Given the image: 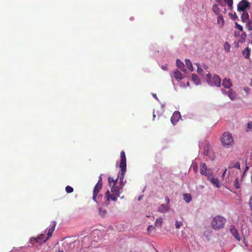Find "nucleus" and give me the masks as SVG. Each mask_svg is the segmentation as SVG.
I'll list each match as a JSON object with an SVG mask.
<instances>
[{"label":"nucleus","mask_w":252,"mask_h":252,"mask_svg":"<svg viewBox=\"0 0 252 252\" xmlns=\"http://www.w3.org/2000/svg\"><path fill=\"white\" fill-rule=\"evenodd\" d=\"M165 199H166V200L167 201V204H166L168 205V203L169 202V198L168 197L166 198Z\"/></svg>","instance_id":"48"},{"label":"nucleus","mask_w":252,"mask_h":252,"mask_svg":"<svg viewBox=\"0 0 252 252\" xmlns=\"http://www.w3.org/2000/svg\"><path fill=\"white\" fill-rule=\"evenodd\" d=\"M163 222V219L161 218H158L156 220L155 225L158 227H160Z\"/></svg>","instance_id":"27"},{"label":"nucleus","mask_w":252,"mask_h":252,"mask_svg":"<svg viewBox=\"0 0 252 252\" xmlns=\"http://www.w3.org/2000/svg\"><path fill=\"white\" fill-rule=\"evenodd\" d=\"M234 187H235V188L236 189H238L240 188V184H239V180H238V178H237L234 182Z\"/></svg>","instance_id":"31"},{"label":"nucleus","mask_w":252,"mask_h":252,"mask_svg":"<svg viewBox=\"0 0 252 252\" xmlns=\"http://www.w3.org/2000/svg\"><path fill=\"white\" fill-rule=\"evenodd\" d=\"M236 27L239 29L241 31H243V27L241 26L240 25L238 24L237 23H236L235 24Z\"/></svg>","instance_id":"40"},{"label":"nucleus","mask_w":252,"mask_h":252,"mask_svg":"<svg viewBox=\"0 0 252 252\" xmlns=\"http://www.w3.org/2000/svg\"><path fill=\"white\" fill-rule=\"evenodd\" d=\"M222 85L224 88L229 89L232 86L230 79L224 78L222 80Z\"/></svg>","instance_id":"17"},{"label":"nucleus","mask_w":252,"mask_h":252,"mask_svg":"<svg viewBox=\"0 0 252 252\" xmlns=\"http://www.w3.org/2000/svg\"><path fill=\"white\" fill-rule=\"evenodd\" d=\"M249 205L251 209H252V196H251L250 199Z\"/></svg>","instance_id":"43"},{"label":"nucleus","mask_w":252,"mask_h":252,"mask_svg":"<svg viewBox=\"0 0 252 252\" xmlns=\"http://www.w3.org/2000/svg\"><path fill=\"white\" fill-rule=\"evenodd\" d=\"M59 252H63V250H60V249L59 250Z\"/></svg>","instance_id":"57"},{"label":"nucleus","mask_w":252,"mask_h":252,"mask_svg":"<svg viewBox=\"0 0 252 252\" xmlns=\"http://www.w3.org/2000/svg\"><path fill=\"white\" fill-rule=\"evenodd\" d=\"M251 221L252 222V213H251Z\"/></svg>","instance_id":"55"},{"label":"nucleus","mask_w":252,"mask_h":252,"mask_svg":"<svg viewBox=\"0 0 252 252\" xmlns=\"http://www.w3.org/2000/svg\"><path fill=\"white\" fill-rule=\"evenodd\" d=\"M193 168L194 169H195V170H196V169H197V165L193 166Z\"/></svg>","instance_id":"53"},{"label":"nucleus","mask_w":252,"mask_h":252,"mask_svg":"<svg viewBox=\"0 0 252 252\" xmlns=\"http://www.w3.org/2000/svg\"><path fill=\"white\" fill-rule=\"evenodd\" d=\"M217 22L220 25V26H223L224 23V20L223 19V16L222 14L219 15L217 18Z\"/></svg>","instance_id":"26"},{"label":"nucleus","mask_w":252,"mask_h":252,"mask_svg":"<svg viewBox=\"0 0 252 252\" xmlns=\"http://www.w3.org/2000/svg\"><path fill=\"white\" fill-rule=\"evenodd\" d=\"M114 182V179H113V178H111L110 177H109L108 178V182H109V186H111V185L115 186V183Z\"/></svg>","instance_id":"34"},{"label":"nucleus","mask_w":252,"mask_h":252,"mask_svg":"<svg viewBox=\"0 0 252 252\" xmlns=\"http://www.w3.org/2000/svg\"><path fill=\"white\" fill-rule=\"evenodd\" d=\"M102 187V175L99 177V180L97 183L94 188V193L95 194L98 191H100Z\"/></svg>","instance_id":"8"},{"label":"nucleus","mask_w":252,"mask_h":252,"mask_svg":"<svg viewBox=\"0 0 252 252\" xmlns=\"http://www.w3.org/2000/svg\"><path fill=\"white\" fill-rule=\"evenodd\" d=\"M153 120L155 119V117H156V115L155 114V112H153Z\"/></svg>","instance_id":"49"},{"label":"nucleus","mask_w":252,"mask_h":252,"mask_svg":"<svg viewBox=\"0 0 252 252\" xmlns=\"http://www.w3.org/2000/svg\"><path fill=\"white\" fill-rule=\"evenodd\" d=\"M249 38L251 40V42L252 43V32L250 34Z\"/></svg>","instance_id":"46"},{"label":"nucleus","mask_w":252,"mask_h":252,"mask_svg":"<svg viewBox=\"0 0 252 252\" xmlns=\"http://www.w3.org/2000/svg\"><path fill=\"white\" fill-rule=\"evenodd\" d=\"M99 191H98L95 194L94 193V190H93V199L94 201L96 202L97 203L100 202L102 198V195L101 194H98Z\"/></svg>","instance_id":"12"},{"label":"nucleus","mask_w":252,"mask_h":252,"mask_svg":"<svg viewBox=\"0 0 252 252\" xmlns=\"http://www.w3.org/2000/svg\"><path fill=\"white\" fill-rule=\"evenodd\" d=\"M251 86H252V80L251 81Z\"/></svg>","instance_id":"58"},{"label":"nucleus","mask_w":252,"mask_h":252,"mask_svg":"<svg viewBox=\"0 0 252 252\" xmlns=\"http://www.w3.org/2000/svg\"><path fill=\"white\" fill-rule=\"evenodd\" d=\"M230 230L231 233L232 234V235L234 236V237L236 238V239L239 241L240 240V237L238 233L237 228L234 226L231 225Z\"/></svg>","instance_id":"11"},{"label":"nucleus","mask_w":252,"mask_h":252,"mask_svg":"<svg viewBox=\"0 0 252 252\" xmlns=\"http://www.w3.org/2000/svg\"><path fill=\"white\" fill-rule=\"evenodd\" d=\"M226 220L223 217L218 216L214 218L211 221V225L212 227L218 230L223 228L224 226Z\"/></svg>","instance_id":"3"},{"label":"nucleus","mask_w":252,"mask_h":252,"mask_svg":"<svg viewBox=\"0 0 252 252\" xmlns=\"http://www.w3.org/2000/svg\"><path fill=\"white\" fill-rule=\"evenodd\" d=\"M223 13H225L226 12V9L225 8H223V10L222 11Z\"/></svg>","instance_id":"54"},{"label":"nucleus","mask_w":252,"mask_h":252,"mask_svg":"<svg viewBox=\"0 0 252 252\" xmlns=\"http://www.w3.org/2000/svg\"><path fill=\"white\" fill-rule=\"evenodd\" d=\"M212 10L216 15H220V10L218 7V4H214L212 7Z\"/></svg>","instance_id":"22"},{"label":"nucleus","mask_w":252,"mask_h":252,"mask_svg":"<svg viewBox=\"0 0 252 252\" xmlns=\"http://www.w3.org/2000/svg\"><path fill=\"white\" fill-rule=\"evenodd\" d=\"M142 196H139L138 197V200H139H139H141V199L142 198Z\"/></svg>","instance_id":"52"},{"label":"nucleus","mask_w":252,"mask_h":252,"mask_svg":"<svg viewBox=\"0 0 252 252\" xmlns=\"http://www.w3.org/2000/svg\"><path fill=\"white\" fill-rule=\"evenodd\" d=\"M247 36V34L245 32H243L241 35V39L239 40L240 42H244Z\"/></svg>","instance_id":"36"},{"label":"nucleus","mask_w":252,"mask_h":252,"mask_svg":"<svg viewBox=\"0 0 252 252\" xmlns=\"http://www.w3.org/2000/svg\"><path fill=\"white\" fill-rule=\"evenodd\" d=\"M206 78L207 82L210 85L217 87L220 86L221 79L218 75L215 74L213 77H211V74L208 73L206 75Z\"/></svg>","instance_id":"4"},{"label":"nucleus","mask_w":252,"mask_h":252,"mask_svg":"<svg viewBox=\"0 0 252 252\" xmlns=\"http://www.w3.org/2000/svg\"><path fill=\"white\" fill-rule=\"evenodd\" d=\"M173 77L176 80H182L184 78V75L182 74L180 71L178 69H176L174 71Z\"/></svg>","instance_id":"13"},{"label":"nucleus","mask_w":252,"mask_h":252,"mask_svg":"<svg viewBox=\"0 0 252 252\" xmlns=\"http://www.w3.org/2000/svg\"><path fill=\"white\" fill-rule=\"evenodd\" d=\"M210 181L212 184L216 186L217 188H219L220 187V182L218 178H212L211 179Z\"/></svg>","instance_id":"25"},{"label":"nucleus","mask_w":252,"mask_h":252,"mask_svg":"<svg viewBox=\"0 0 252 252\" xmlns=\"http://www.w3.org/2000/svg\"><path fill=\"white\" fill-rule=\"evenodd\" d=\"M243 13L241 15V19L243 22H246L250 20L249 15L247 11H242Z\"/></svg>","instance_id":"19"},{"label":"nucleus","mask_w":252,"mask_h":252,"mask_svg":"<svg viewBox=\"0 0 252 252\" xmlns=\"http://www.w3.org/2000/svg\"><path fill=\"white\" fill-rule=\"evenodd\" d=\"M207 166L206 163L201 162L200 163V174L202 175H204L205 176H207Z\"/></svg>","instance_id":"15"},{"label":"nucleus","mask_w":252,"mask_h":252,"mask_svg":"<svg viewBox=\"0 0 252 252\" xmlns=\"http://www.w3.org/2000/svg\"><path fill=\"white\" fill-rule=\"evenodd\" d=\"M197 67V72L198 73H201L203 71V69L201 67L200 64L199 63H195Z\"/></svg>","instance_id":"37"},{"label":"nucleus","mask_w":252,"mask_h":252,"mask_svg":"<svg viewBox=\"0 0 252 252\" xmlns=\"http://www.w3.org/2000/svg\"><path fill=\"white\" fill-rule=\"evenodd\" d=\"M247 126L249 129H251L252 128V122L248 123Z\"/></svg>","instance_id":"42"},{"label":"nucleus","mask_w":252,"mask_h":252,"mask_svg":"<svg viewBox=\"0 0 252 252\" xmlns=\"http://www.w3.org/2000/svg\"><path fill=\"white\" fill-rule=\"evenodd\" d=\"M183 199L187 203H189L192 200V197L190 194L186 193L183 194Z\"/></svg>","instance_id":"20"},{"label":"nucleus","mask_w":252,"mask_h":252,"mask_svg":"<svg viewBox=\"0 0 252 252\" xmlns=\"http://www.w3.org/2000/svg\"><path fill=\"white\" fill-rule=\"evenodd\" d=\"M120 156L121 162L120 164V168L121 169V173L119 175L118 177H119L120 179L121 188H122L125 185V183L123 182V180L125 173L126 171V157L124 151H121Z\"/></svg>","instance_id":"1"},{"label":"nucleus","mask_w":252,"mask_h":252,"mask_svg":"<svg viewBox=\"0 0 252 252\" xmlns=\"http://www.w3.org/2000/svg\"><path fill=\"white\" fill-rule=\"evenodd\" d=\"M223 47H224V49L225 50V51L227 52H229L230 51V45H229V44L226 42L224 43V45H223Z\"/></svg>","instance_id":"29"},{"label":"nucleus","mask_w":252,"mask_h":252,"mask_svg":"<svg viewBox=\"0 0 252 252\" xmlns=\"http://www.w3.org/2000/svg\"><path fill=\"white\" fill-rule=\"evenodd\" d=\"M117 181H118V178H117V179H115V180L114 179V182L115 183V185H116V183H117Z\"/></svg>","instance_id":"50"},{"label":"nucleus","mask_w":252,"mask_h":252,"mask_svg":"<svg viewBox=\"0 0 252 252\" xmlns=\"http://www.w3.org/2000/svg\"><path fill=\"white\" fill-rule=\"evenodd\" d=\"M183 225V222L180 221L176 220L175 222V227L177 229H179Z\"/></svg>","instance_id":"35"},{"label":"nucleus","mask_w":252,"mask_h":252,"mask_svg":"<svg viewBox=\"0 0 252 252\" xmlns=\"http://www.w3.org/2000/svg\"><path fill=\"white\" fill-rule=\"evenodd\" d=\"M221 145L225 148L232 147L234 145V139L232 134L228 131L224 132L220 137Z\"/></svg>","instance_id":"2"},{"label":"nucleus","mask_w":252,"mask_h":252,"mask_svg":"<svg viewBox=\"0 0 252 252\" xmlns=\"http://www.w3.org/2000/svg\"><path fill=\"white\" fill-rule=\"evenodd\" d=\"M250 6V3L246 0H242L239 2L237 5L238 11H246V10L249 9Z\"/></svg>","instance_id":"6"},{"label":"nucleus","mask_w":252,"mask_h":252,"mask_svg":"<svg viewBox=\"0 0 252 252\" xmlns=\"http://www.w3.org/2000/svg\"><path fill=\"white\" fill-rule=\"evenodd\" d=\"M236 93L232 90H230L228 92V96L231 100H234L236 98Z\"/></svg>","instance_id":"24"},{"label":"nucleus","mask_w":252,"mask_h":252,"mask_svg":"<svg viewBox=\"0 0 252 252\" xmlns=\"http://www.w3.org/2000/svg\"><path fill=\"white\" fill-rule=\"evenodd\" d=\"M229 15H230L231 19L233 20H235L237 18V16L236 15L235 13H234V14L232 13H229Z\"/></svg>","instance_id":"39"},{"label":"nucleus","mask_w":252,"mask_h":252,"mask_svg":"<svg viewBox=\"0 0 252 252\" xmlns=\"http://www.w3.org/2000/svg\"><path fill=\"white\" fill-rule=\"evenodd\" d=\"M45 235L41 234L39 237L36 238L32 237L30 239V243L32 245H33L34 242L39 243H42L43 242V239L44 238Z\"/></svg>","instance_id":"10"},{"label":"nucleus","mask_w":252,"mask_h":252,"mask_svg":"<svg viewBox=\"0 0 252 252\" xmlns=\"http://www.w3.org/2000/svg\"><path fill=\"white\" fill-rule=\"evenodd\" d=\"M181 118V115L179 112H175L171 118V122L172 124L173 125H175L176 124L177 122L179 120V119Z\"/></svg>","instance_id":"9"},{"label":"nucleus","mask_w":252,"mask_h":252,"mask_svg":"<svg viewBox=\"0 0 252 252\" xmlns=\"http://www.w3.org/2000/svg\"><path fill=\"white\" fill-rule=\"evenodd\" d=\"M154 227L152 225H149L148 227V231H149L152 229H153Z\"/></svg>","instance_id":"44"},{"label":"nucleus","mask_w":252,"mask_h":252,"mask_svg":"<svg viewBox=\"0 0 252 252\" xmlns=\"http://www.w3.org/2000/svg\"><path fill=\"white\" fill-rule=\"evenodd\" d=\"M65 191L67 193H71L73 191V189L72 187L67 186L65 187Z\"/></svg>","instance_id":"32"},{"label":"nucleus","mask_w":252,"mask_h":252,"mask_svg":"<svg viewBox=\"0 0 252 252\" xmlns=\"http://www.w3.org/2000/svg\"><path fill=\"white\" fill-rule=\"evenodd\" d=\"M226 171H227V170H226V169H225V170L224 171V172H223V174H222V177H224V175H225V173H226Z\"/></svg>","instance_id":"47"},{"label":"nucleus","mask_w":252,"mask_h":252,"mask_svg":"<svg viewBox=\"0 0 252 252\" xmlns=\"http://www.w3.org/2000/svg\"><path fill=\"white\" fill-rule=\"evenodd\" d=\"M56 225V222L55 221L51 222L50 226L46 230L47 231V237L45 239H43V242H45L47 240H49L52 236L53 232L55 230V228Z\"/></svg>","instance_id":"5"},{"label":"nucleus","mask_w":252,"mask_h":252,"mask_svg":"<svg viewBox=\"0 0 252 252\" xmlns=\"http://www.w3.org/2000/svg\"><path fill=\"white\" fill-rule=\"evenodd\" d=\"M169 209V206L168 204H162L158 208V211L160 212H164L167 211Z\"/></svg>","instance_id":"21"},{"label":"nucleus","mask_w":252,"mask_h":252,"mask_svg":"<svg viewBox=\"0 0 252 252\" xmlns=\"http://www.w3.org/2000/svg\"><path fill=\"white\" fill-rule=\"evenodd\" d=\"M192 79L193 80L195 81L196 83L197 84H198V83L197 82V81H199V80H198L197 75L195 74H192Z\"/></svg>","instance_id":"38"},{"label":"nucleus","mask_w":252,"mask_h":252,"mask_svg":"<svg viewBox=\"0 0 252 252\" xmlns=\"http://www.w3.org/2000/svg\"><path fill=\"white\" fill-rule=\"evenodd\" d=\"M246 23V27L249 31L252 30V21L250 20L248 21Z\"/></svg>","instance_id":"28"},{"label":"nucleus","mask_w":252,"mask_h":252,"mask_svg":"<svg viewBox=\"0 0 252 252\" xmlns=\"http://www.w3.org/2000/svg\"><path fill=\"white\" fill-rule=\"evenodd\" d=\"M215 1L220 6H223L224 4L221 0H215Z\"/></svg>","instance_id":"41"},{"label":"nucleus","mask_w":252,"mask_h":252,"mask_svg":"<svg viewBox=\"0 0 252 252\" xmlns=\"http://www.w3.org/2000/svg\"><path fill=\"white\" fill-rule=\"evenodd\" d=\"M99 214L101 217H104L106 214V210L101 208H99Z\"/></svg>","instance_id":"30"},{"label":"nucleus","mask_w":252,"mask_h":252,"mask_svg":"<svg viewBox=\"0 0 252 252\" xmlns=\"http://www.w3.org/2000/svg\"><path fill=\"white\" fill-rule=\"evenodd\" d=\"M251 53V49L249 47H247L246 48L244 49L242 52V54L243 57L246 59H249L250 58Z\"/></svg>","instance_id":"14"},{"label":"nucleus","mask_w":252,"mask_h":252,"mask_svg":"<svg viewBox=\"0 0 252 252\" xmlns=\"http://www.w3.org/2000/svg\"><path fill=\"white\" fill-rule=\"evenodd\" d=\"M234 167L240 169V164L237 163L234 166Z\"/></svg>","instance_id":"45"},{"label":"nucleus","mask_w":252,"mask_h":252,"mask_svg":"<svg viewBox=\"0 0 252 252\" xmlns=\"http://www.w3.org/2000/svg\"><path fill=\"white\" fill-rule=\"evenodd\" d=\"M208 151H207L205 152V154H206V155H207H207H208Z\"/></svg>","instance_id":"56"},{"label":"nucleus","mask_w":252,"mask_h":252,"mask_svg":"<svg viewBox=\"0 0 252 252\" xmlns=\"http://www.w3.org/2000/svg\"><path fill=\"white\" fill-rule=\"evenodd\" d=\"M176 65L183 72H185L186 69L185 67L184 63L181 62L179 59L176 60Z\"/></svg>","instance_id":"18"},{"label":"nucleus","mask_w":252,"mask_h":252,"mask_svg":"<svg viewBox=\"0 0 252 252\" xmlns=\"http://www.w3.org/2000/svg\"><path fill=\"white\" fill-rule=\"evenodd\" d=\"M119 196L116 195L115 193H111L109 190H107L105 193V197L106 200L109 202L110 200L116 201Z\"/></svg>","instance_id":"7"},{"label":"nucleus","mask_w":252,"mask_h":252,"mask_svg":"<svg viewBox=\"0 0 252 252\" xmlns=\"http://www.w3.org/2000/svg\"><path fill=\"white\" fill-rule=\"evenodd\" d=\"M185 63H186V65H187L189 70L190 71H192L193 70V67L192 66V63H191L189 59H186L185 60Z\"/></svg>","instance_id":"23"},{"label":"nucleus","mask_w":252,"mask_h":252,"mask_svg":"<svg viewBox=\"0 0 252 252\" xmlns=\"http://www.w3.org/2000/svg\"><path fill=\"white\" fill-rule=\"evenodd\" d=\"M120 189L121 188L118 186H112L111 189V192L112 193H115L116 194V195L120 196L121 194Z\"/></svg>","instance_id":"16"},{"label":"nucleus","mask_w":252,"mask_h":252,"mask_svg":"<svg viewBox=\"0 0 252 252\" xmlns=\"http://www.w3.org/2000/svg\"><path fill=\"white\" fill-rule=\"evenodd\" d=\"M225 3H226L230 8L232 7L233 0H224Z\"/></svg>","instance_id":"33"},{"label":"nucleus","mask_w":252,"mask_h":252,"mask_svg":"<svg viewBox=\"0 0 252 252\" xmlns=\"http://www.w3.org/2000/svg\"><path fill=\"white\" fill-rule=\"evenodd\" d=\"M153 96H154L155 98L158 99V97H157V96L156 94H153Z\"/></svg>","instance_id":"51"}]
</instances>
